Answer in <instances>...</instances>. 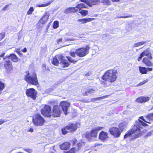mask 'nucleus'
I'll return each instance as SVG.
<instances>
[{
    "instance_id": "6e6552de",
    "label": "nucleus",
    "mask_w": 153,
    "mask_h": 153,
    "mask_svg": "<svg viewBox=\"0 0 153 153\" xmlns=\"http://www.w3.org/2000/svg\"><path fill=\"white\" fill-rule=\"evenodd\" d=\"M62 110L60 108V106L56 105L53 106L52 109V115L54 117H59L62 113Z\"/></svg>"
},
{
    "instance_id": "412c9836",
    "label": "nucleus",
    "mask_w": 153,
    "mask_h": 153,
    "mask_svg": "<svg viewBox=\"0 0 153 153\" xmlns=\"http://www.w3.org/2000/svg\"><path fill=\"white\" fill-rule=\"evenodd\" d=\"M150 98L148 97H141L137 99L136 101L139 102L143 103L148 101Z\"/></svg>"
},
{
    "instance_id": "7ed1b4c3",
    "label": "nucleus",
    "mask_w": 153,
    "mask_h": 153,
    "mask_svg": "<svg viewBox=\"0 0 153 153\" xmlns=\"http://www.w3.org/2000/svg\"><path fill=\"white\" fill-rule=\"evenodd\" d=\"M65 57L62 56L57 55L55 56L51 60L52 63L55 65H57L60 62L62 63L64 67H67L69 65V63L67 60L64 58Z\"/></svg>"
},
{
    "instance_id": "052dcab7",
    "label": "nucleus",
    "mask_w": 153,
    "mask_h": 153,
    "mask_svg": "<svg viewBox=\"0 0 153 153\" xmlns=\"http://www.w3.org/2000/svg\"><path fill=\"white\" fill-rule=\"evenodd\" d=\"M153 109V107H152L151 108V110H152Z\"/></svg>"
},
{
    "instance_id": "9d476101",
    "label": "nucleus",
    "mask_w": 153,
    "mask_h": 153,
    "mask_svg": "<svg viewBox=\"0 0 153 153\" xmlns=\"http://www.w3.org/2000/svg\"><path fill=\"white\" fill-rule=\"evenodd\" d=\"M42 114L47 117H51V108L48 105H45L41 110Z\"/></svg>"
},
{
    "instance_id": "1a4fd4ad",
    "label": "nucleus",
    "mask_w": 153,
    "mask_h": 153,
    "mask_svg": "<svg viewBox=\"0 0 153 153\" xmlns=\"http://www.w3.org/2000/svg\"><path fill=\"white\" fill-rule=\"evenodd\" d=\"M37 93L36 91L33 88L27 89L26 91L27 96L34 100L36 99Z\"/></svg>"
},
{
    "instance_id": "5701e85b",
    "label": "nucleus",
    "mask_w": 153,
    "mask_h": 153,
    "mask_svg": "<svg viewBox=\"0 0 153 153\" xmlns=\"http://www.w3.org/2000/svg\"><path fill=\"white\" fill-rule=\"evenodd\" d=\"M95 18H84L82 19H79L77 20V21L80 23L81 24H83L86 23L90 22L94 20Z\"/></svg>"
},
{
    "instance_id": "ea45409f",
    "label": "nucleus",
    "mask_w": 153,
    "mask_h": 153,
    "mask_svg": "<svg viewBox=\"0 0 153 153\" xmlns=\"http://www.w3.org/2000/svg\"><path fill=\"white\" fill-rule=\"evenodd\" d=\"M4 88V84L0 81V90H2Z\"/></svg>"
},
{
    "instance_id": "9b49d317",
    "label": "nucleus",
    "mask_w": 153,
    "mask_h": 153,
    "mask_svg": "<svg viewBox=\"0 0 153 153\" xmlns=\"http://www.w3.org/2000/svg\"><path fill=\"white\" fill-rule=\"evenodd\" d=\"M80 125V123H78L70 124L66 126V129L69 130L70 132H73L75 131Z\"/></svg>"
},
{
    "instance_id": "3c124183",
    "label": "nucleus",
    "mask_w": 153,
    "mask_h": 153,
    "mask_svg": "<svg viewBox=\"0 0 153 153\" xmlns=\"http://www.w3.org/2000/svg\"><path fill=\"white\" fill-rule=\"evenodd\" d=\"M62 38L59 39L57 40V42L58 44H59V43L61 42H62Z\"/></svg>"
},
{
    "instance_id": "680f3d73",
    "label": "nucleus",
    "mask_w": 153,
    "mask_h": 153,
    "mask_svg": "<svg viewBox=\"0 0 153 153\" xmlns=\"http://www.w3.org/2000/svg\"><path fill=\"white\" fill-rule=\"evenodd\" d=\"M3 59H5V58H3Z\"/></svg>"
},
{
    "instance_id": "e433bc0d",
    "label": "nucleus",
    "mask_w": 153,
    "mask_h": 153,
    "mask_svg": "<svg viewBox=\"0 0 153 153\" xmlns=\"http://www.w3.org/2000/svg\"><path fill=\"white\" fill-rule=\"evenodd\" d=\"M59 26V22L57 21L54 22L53 24V28L54 29L57 28Z\"/></svg>"
},
{
    "instance_id": "603ef678",
    "label": "nucleus",
    "mask_w": 153,
    "mask_h": 153,
    "mask_svg": "<svg viewBox=\"0 0 153 153\" xmlns=\"http://www.w3.org/2000/svg\"><path fill=\"white\" fill-rule=\"evenodd\" d=\"M77 140L76 139L74 138L72 140V142L74 144L75 143H76Z\"/></svg>"
},
{
    "instance_id": "09e8293b",
    "label": "nucleus",
    "mask_w": 153,
    "mask_h": 153,
    "mask_svg": "<svg viewBox=\"0 0 153 153\" xmlns=\"http://www.w3.org/2000/svg\"><path fill=\"white\" fill-rule=\"evenodd\" d=\"M26 151L29 153H31L32 152V150L31 149H27Z\"/></svg>"
},
{
    "instance_id": "bf43d9fd",
    "label": "nucleus",
    "mask_w": 153,
    "mask_h": 153,
    "mask_svg": "<svg viewBox=\"0 0 153 153\" xmlns=\"http://www.w3.org/2000/svg\"><path fill=\"white\" fill-rule=\"evenodd\" d=\"M29 10H33V7H31Z\"/></svg>"
},
{
    "instance_id": "c85d7f7f",
    "label": "nucleus",
    "mask_w": 153,
    "mask_h": 153,
    "mask_svg": "<svg viewBox=\"0 0 153 153\" xmlns=\"http://www.w3.org/2000/svg\"><path fill=\"white\" fill-rule=\"evenodd\" d=\"M52 2V1H49L48 3L45 4H36L35 5V7H45L47 6L48 5H49Z\"/></svg>"
},
{
    "instance_id": "b1692460",
    "label": "nucleus",
    "mask_w": 153,
    "mask_h": 153,
    "mask_svg": "<svg viewBox=\"0 0 153 153\" xmlns=\"http://www.w3.org/2000/svg\"><path fill=\"white\" fill-rule=\"evenodd\" d=\"M129 122V121L127 120L126 121H124L120 123L119 125V128L122 131L123 129L126 127L127 125Z\"/></svg>"
},
{
    "instance_id": "13d9d810",
    "label": "nucleus",
    "mask_w": 153,
    "mask_h": 153,
    "mask_svg": "<svg viewBox=\"0 0 153 153\" xmlns=\"http://www.w3.org/2000/svg\"><path fill=\"white\" fill-rule=\"evenodd\" d=\"M73 9V10H76L74 7H69L68 10H71V9Z\"/></svg>"
},
{
    "instance_id": "69168bd1",
    "label": "nucleus",
    "mask_w": 153,
    "mask_h": 153,
    "mask_svg": "<svg viewBox=\"0 0 153 153\" xmlns=\"http://www.w3.org/2000/svg\"><path fill=\"white\" fill-rule=\"evenodd\" d=\"M1 94V92L0 93V94Z\"/></svg>"
},
{
    "instance_id": "393cba45",
    "label": "nucleus",
    "mask_w": 153,
    "mask_h": 153,
    "mask_svg": "<svg viewBox=\"0 0 153 153\" xmlns=\"http://www.w3.org/2000/svg\"><path fill=\"white\" fill-rule=\"evenodd\" d=\"M70 146V144L67 142H65L60 145V148L62 150H66L68 149Z\"/></svg>"
},
{
    "instance_id": "f257e3e1",
    "label": "nucleus",
    "mask_w": 153,
    "mask_h": 153,
    "mask_svg": "<svg viewBox=\"0 0 153 153\" xmlns=\"http://www.w3.org/2000/svg\"><path fill=\"white\" fill-rule=\"evenodd\" d=\"M146 125V124L145 123L139 120L136 121L132 129L128 132L127 134L125 135L124 138L126 139L128 138L130 139H133L138 137L143 134V132L145 130H141V129L139 128L137 126H138L140 127L141 128Z\"/></svg>"
},
{
    "instance_id": "4468645a",
    "label": "nucleus",
    "mask_w": 153,
    "mask_h": 153,
    "mask_svg": "<svg viewBox=\"0 0 153 153\" xmlns=\"http://www.w3.org/2000/svg\"><path fill=\"white\" fill-rule=\"evenodd\" d=\"M80 1L85 2L90 7H92L93 5L97 4L100 2L99 0H80Z\"/></svg>"
},
{
    "instance_id": "dca6fc26",
    "label": "nucleus",
    "mask_w": 153,
    "mask_h": 153,
    "mask_svg": "<svg viewBox=\"0 0 153 153\" xmlns=\"http://www.w3.org/2000/svg\"><path fill=\"white\" fill-rule=\"evenodd\" d=\"M144 56H147L149 59H152L151 55L149 51V49H147L141 53L140 55V56L139 57L138 61H140L142 58Z\"/></svg>"
},
{
    "instance_id": "2f4dec72",
    "label": "nucleus",
    "mask_w": 153,
    "mask_h": 153,
    "mask_svg": "<svg viewBox=\"0 0 153 153\" xmlns=\"http://www.w3.org/2000/svg\"><path fill=\"white\" fill-rule=\"evenodd\" d=\"M81 11L79 12L80 13L82 16H86L88 13V12L86 10H81Z\"/></svg>"
},
{
    "instance_id": "de8ad7c7",
    "label": "nucleus",
    "mask_w": 153,
    "mask_h": 153,
    "mask_svg": "<svg viewBox=\"0 0 153 153\" xmlns=\"http://www.w3.org/2000/svg\"><path fill=\"white\" fill-rule=\"evenodd\" d=\"M72 11H71V10H66V11H65V13H72V12H74V11H72V10H71Z\"/></svg>"
},
{
    "instance_id": "473e14b6",
    "label": "nucleus",
    "mask_w": 153,
    "mask_h": 153,
    "mask_svg": "<svg viewBox=\"0 0 153 153\" xmlns=\"http://www.w3.org/2000/svg\"><path fill=\"white\" fill-rule=\"evenodd\" d=\"M146 43V42H141L134 44V47H137L142 45Z\"/></svg>"
},
{
    "instance_id": "f704fd0d",
    "label": "nucleus",
    "mask_w": 153,
    "mask_h": 153,
    "mask_svg": "<svg viewBox=\"0 0 153 153\" xmlns=\"http://www.w3.org/2000/svg\"><path fill=\"white\" fill-rule=\"evenodd\" d=\"M68 58V61L71 62H73L74 63H76L78 60V59H74V60L72 59L71 58L68 57H67Z\"/></svg>"
},
{
    "instance_id": "5fc2aeb1",
    "label": "nucleus",
    "mask_w": 153,
    "mask_h": 153,
    "mask_svg": "<svg viewBox=\"0 0 153 153\" xmlns=\"http://www.w3.org/2000/svg\"><path fill=\"white\" fill-rule=\"evenodd\" d=\"M75 39H66V41H73V40H75Z\"/></svg>"
},
{
    "instance_id": "ddd939ff",
    "label": "nucleus",
    "mask_w": 153,
    "mask_h": 153,
    "mask_svg": "<svg viewBox=\"0 0 153 153\" xmlns=\"http://www.w3.org/2000/svg\"><path fill=\"white\" fill-rule=\"evenodd\" d=\"M110 133L115 137H118L120 134V132L119 128L117 127L110 128L109 129Z\"/></svg>"
},
{
    "instance_id": "cd10ccee",
    "label": "nucleus",
    "mask_w": 153,
    "mask_h": 153,
    "mask_svg": "<svg viewBox=\"0 0 153 153\" xmlns=\"http://www.w3.org/2000/svg\"><path fill=\"white\" fill-rule=\"evenodd\" d=\"M143 62L147 66H153V64L146 58L145 57L143 59Z\"/></svg>"
},
{
    "instance_id": "37998d69",
    "label": "nucleus",
    "mask_w": 153,
    "mask_h": 153,
    "mask_svg": "<svg viewBox=\"0 0 153 153\" xmlns=\"http://www.w3.org/2000/svg\"><path fill=\"white\" fill-rule=\"evenodd\" d=\"M76 54H77L76 53V51L75 52H71V55L73 57H75Z\"/></svg>"
},
{
    "instance_id": "a18cd8bd",
    "label": "nucleus",
    "mask_w": 153,
    "mask_h": 153,
    "mask_svg": "<svg viewBox=\"0 0 153 153\" xmlns=\"http://www.w3.org/2000/svg\"><path fill=\"white\" fill-rule=\"evenodd\" d=\"M152 131H150L146 135V136H151L152 134Z\"/></svg>"
},
{
    "instance_id": "49530a36",
    "label": "nucleus",
    "mask_w": 153,
    "mask_h": 153,
    "mask_svg": "<svg viewBox=\"0 0 153 153\" xmlns=\"http://www.w3.org/2000/svg\"><path fill=\"white\" fill-rule=\"evenodd\" d=\"M7 121H5V120H2L1 119H0V125L4 123L5 122H7Z\"/></svg>"
},
{
    "instance_id": "6e6d98bb",
    "label": "nucleus",
    "mask_w": 153,
    "mask_h": 153,
    "mask_svg": "<svg viewBox=\"0 0 153 153\" xmlns=\"http://www.w3.org/2000/svg\"><path fill=\"white\" fill-rule=\"evenodd\" d=\"M22 51L23 52H26L27 51V49L26 48H24V49L22 50Z\"/></svg>"
},
{
    "instance_id": "c9c22d12",
    "label": "nucleus",
    "mask_w": 153,
    "mask_h": 153,
    "mask_svg": "<svg viewBox=\"0 0 153 153\" xmlns=\"http://www.w3.org/2000/svg\"><path fill=\"white\" fill-rule=\"evenodd\" d=\"M12 5L11 4H8L6 5L3 9V10H6L12 8Z\"/></svg>"
},
{
    "instance_id": "4be33fe9",
    "label": "nucleus",
    "mask_w": 153,
    "mask_h": 153,
    "mask_svg": "<svg viewBox=\"0 0 153 153\" xmlns=\"http://www.w3.org/2000/svg\"><path fill=\"white\" fill-rule=\"evenodd\" d=\"M152 68H147L145 67H139V70L140 73L144 74L147 73V71H151L152 70Z\"/></svg>"
},
{
    "instance_id": "79ce46f5",
    "label": "nucleus",
    "mask_w": 153,
    "mask_h": 153,
    "mask_svg": "<svg viewBox=\"0 0 153 153\" xmlns=\"http://www.w3.org/2000/svg\"><path fill=\"white\" fill-rule=\"evenodd\" d=\"M132 16L131 15H129L128 16H121L119 17V18H127L131 17Z\"/></svg>"
},
{
    "instance_id": "2eb2a0df",
    "label": "nucleus",
    "mask_w": 153,
    "mask_h": 153,
    "mask_svg": "<svg viewBox=\"0 0 153 153\" xmlns=\"http://www.w3.org/2000/svg\"><path fill=\"white\" fill-rule=\"evenodd\" d=\"M109 137L108 133L103 131L100 133L99 136V139L103 141L107 140Z\"/></svg>"
},
{
    "instance_id": "c756f323",
    "label": "nucleus",
    "mask_w": 153,
    "mask_h": 153,
    "mask_svg": "<svg viewBox=\"0 0 153 153\" xmlns=\"http://www.w3.org/2000/svg\"><path fill=\"white\" fill-rule=\"evenodd\" d=\"M108 95H106V96H102V97H101L95 98L93 99L92 101H94L97 100H102V99H105V98H107L108 97Z\"/></svg>"
},
{
    "instance_id": "0eeeda50",
    "label": "nucleus",
    "mask_w": 153,
    "mask_h": 153,
    "mask_svg": "<svg viewBox=\"0 0 153 153\" xmlns=\"http://www.w3.org/2000/svg\"><path fill=\"white\" fill-rule=\"evenodd\" d=\"M90 47L88 45H87L85 48H78L76 50V53L77 56L79 57H83L89 53V50Z\"/></svg>"
},
{
    "instance_id": "6ab92c4d",
    "label": "nucleus",
    "mask_w": 153,
    "mask_h": 153,
    "mask_svg": "<svg viewBox=\"0 0 153 153\" xmlns=\"http://www.w3.org/2000/svg\"><path fill=\"white\" fill-rule=\"evenodd\" d=\"M82 144H83L82 142L78 143L76 144V147H74L71 149L68 152V153H75L81 147Z\"/></svg>"
},
{
    "instance_id": "a211bd4d",
    "label": "nucleus",
    "mask_w": 153,
    "mask_h": 153,
    "mask_svg": "<svg viewBox=\"0 0 153 153\" xmlns=\"http://www.w3.org/2000/svg\"><path fill=\"white\" fill-rule=\"evenodd\" d=\"M4 66L8 71H10L13 69V66L11 62L6 60L4 63Z\"/></svg>"
},
{
    "instance_id": "0e129e2a",
    "label": "nucleus",
    "mask_w": 153,
    "mask_h": 153,
    "mask_svg": "<svg viewBox=\"0 0 153 153\" xmlns=\"http://www.w3.org/2000/svg\"><path fill=\"white\" fill-rule=\"evenodd\" d=\"M1 43H0V45H1Z\"/></svg>"
},
{
    "instance_id": "4d7b16f0",
    "label": "nucleus",
    "mask_w": 153,
    "mask_h": 153,
    "mask_svg": "<svg viewBox=\"0 0 153 153\" xmlns=\"http://www.w3.org/2000/svg\"><path fill=\"white\" fill-rule=\"evenodd\" d=\"M111 1L114 2L119 1L120 0H111Z\"/></svg>"
},
{
    "instance_id": "f03ea898",
    "label": "nucleus",
    "mask_w": 153,
    "mask_h": 153,
    "mask_svg": "<svg viewBox=\"0 0 153 153\" xmlns=\"http://www.w3.org/2000/svg\"><path fill=\"white\" fill-rule=\"evenodd\" d=\"M117 71L115 70H109L107 71L102 77V79L105 81L111 82H113L117 78Z\"/></svg>"
},
{
    "instance_id": "4c0bfd02",
    "label": "nucleus",
    "mask_w": 153,
    "mask_h": 153,
    "mask_svg": "<svg viewBox=\"0 0 153 153\" xmlns=\"http://www.w3.org/2000/svg\"><path fill=\"white\" fill-rule=\"evenodd\" d=\"M102 2L104 4L108 5L110 4V0H102Z\"/></svg>"
},
{
    "instance_id": "20e7f679",
    "label": "nucleus",
    "mask_w": 153,
    "mask_h": 153,
    "mask_svg": "<svg viewBox=\"0 0 153 153\" xmlns=\"http://www.w3.org/2000/svg\"><path fill=\"white\" fill-rule=\"evenodd\" d=\"M24 79L29 83L35 85L38 84V82L36 74L30 75L28 71L25 72L24 74Z\"/></svg>"
},
{
    "instance_id": "8fccbe9b",
    "label": "nucleus",
    "mask_w": 153,
    "mask_h": 153,
    "mask_svg": "<svg viewBox=\"0 0 153 153\" xmlns=\"http://www.w3.org/2000/svg\"><path fill=\"white\" fill-rule=\"evenodd\" d=\"M33 10H29L27 12V14L28 15L31 14Z\"/></svg>"
},
{
    "instance_id": "f3484780",
    "label": "nucleus",
    "mask_w": 153,
    "mask_h": 153,
    "mask_svg": "<svg viewBox=\"0 0 153 153\" xmlns=\"http://www.w3.org/2000/svg\"><path fill=\"white\" fill-rule=\"evenodd\" d=\"M147 116L145 117H139V118L141 119L142 120H143V121H142L140 120V119H138L137 120H140V121L143 122H144L145 123L146 125L143 126H142L141 128L139 126H138L137 127H138L140 129L141 128V130L143 129V128L145 126H148L147 125L146 123L150 124L151 123V122L150 121L151 120L149 118H147Z\"/></svg>"
},
{
    "instance_id": "c03bdc74",
    "label": "nucleus",
    "mask_w": 153,
    "mask_h": 153,
    "mask_svg": "<svg viewBox=\"0 0 153 153\" xmlns=\"http://www.w3.org/2000/svg\"><path fill=\"white\" fill-rule=\"evenodd\" d=\"M28 131L31 132H33V129L32 127H30L29 128Z\"/></svg>"
},
{
    "instance_id": "58836bf2",
    "label": "nucleus",
    "mask_w": 153,
    "mask_h": 153,
    "mask_svg": "<svg viewBox=\"0 0 153 153\" xmlns=\"http://www.w3.org/2000/svg\"><path fill=\"white\" fill-rule=\"evenodd\" d=\"M148 81V80L147 79H146V80H145L143 81L142 82H140L139 84L137 85V86H138L140 85H142L145 84Z\"/></svg>"
},
{
    "instance_id": "e2e57ef3",
    "label": "nucleus",
    "mask_w": 153,
    "mask_h": 153,
    "mask_svg": "<svg viewBox=\"0 0 153 153\" xmlns=\"http://www.w3.org/2000/svg\"><path fill=\"white\" fill-rule=\"evenodd\" d=\"M131 120V119H129V120L130 121V120Z\"/></svg>"
},
{
    "instance_id": "423d86ee",
    "label": "nucleus",
    "mask_w": 153,
    "mask_h": 153,
    "mask_svg": "<svg viewBox=\"0 0 153 153\" xmlns=\"http://www.w3.org/2000/svg\"><path fill=\"white\" fill-rule=\"evenodd\" d=\"M103 128V127L100 126L94 128L91 131L90 133H88L86 135L87 138L88 140L91 141V137H96L99 131L102 130Z\"/></svg>"
},
{
    "instance_id": "338daca9",
    "label": "nucleus",
    "mask_w": 153,
    "mask_h": 153,
    "mask_svg": "<svg viewBox=\"0 0 153 153\" xmlns=\"http://www.w3.org/2000/svg\"><path fill=\"white\" fill-rule=\"evenodd\" d=\"M1 129V128H0V130Z\"/></svg>"
},
{
    "instance_id": "39448f33",
    "label": "nucleus",
    "mask_w": 153,
    "mask_h": 153,
    "mask_svg": "<svg viewBox=\"0 0 153 153\" xmlns=\"http://www.w3.org/2000/svg\"><path fill=\"white\" fill-rule=\"evenodd\" d=\"M32 122L36 126H42L44 125L45 120L40 114H36L33 116Z\"/></svg>"
},
{
    "instance_id": "72a5a7b5",
    "label": "nucleus",
    "mask_w": 153,
    "mask_h": 153,
    "mask_svg": "<svg viewBox=\"0 0 153 153\" xmlns=\"http://www.w3.org/2000/svg\"><path fill=\"white\" fill-rule=\"evenodd\" d=\"M66 127L63 128L62 129V133L63 134L65 135L68 132H70L69 131L68 129H66Z\"/></svg>"
},
{
    "instance_id": "864d4df0",
    "label": "nucleus",
    "mask_w": 153,
    "mask_h": 153,
    "mask_svg": "<svg viewBox=\"0 0 153 153\" xmlns=\"http://www.w3.org/2000/svg\"><path fill=\"white\" fill-rule=\"evenodd\" d=\"M91 74V73L90 72H89V73H87L85 74V76H88L90 75Z\"/></svg>"
},
{
    "instance_id": "f8f14e48",
    "label": "nucleus",
    "mask_w": 153,
    "mask_h": 153,
    "mask_svg": "<svg viewBox=\"0 0 153 153\" xmlns=\"http://www.w3.org/2000/svg\"><path fill=\"white\" fill-rule=\"evenodd\" d=\"M59 105L62 107L64 114L67 115L68 108L70 106V103L66 101H63L60 102Z\"/></svg>"
},
{
    "instance_id": "a19ab883",
    "label": "nucleus",
    "mask_w": 153,
    "mask_h": 153,
    "mask_svg": "<svg viewBox=\"0 0 153 153\" xmlns=\"http://www.w3.org/2000/svg\"><path fill=\"white\" fill-rule=\"evenodd\" d=\"M146 117L149 118L151 120H153V113L148 114Z\"/></svg>"
},
{
    "instance_id": "aec40b11",
    "label": "nucleus",
    "mask_w": 153,
    "mask_h": 153,
    "mask_svg": "<svg viewBox=\"0 0 153 153\" xmlns=\"http://www.w3.org/2000/svg\"><path fill=\"white\" fill-rule=\"evenodd\" d=\"M49 17V14L48 13L46 14L39 20L38 24L40 26L42 25L47 21Z\"/></svg>"
},
{
    "instance_id": "7c9ffc66",
    "label": "nucleus",
    "mask_w": 153,
    "mask_h": 153,
    "mask_svg": "<svg viewBox=\"0 0 153 153\" xmlns=\"http://www.w3.org/2000/svg\"><path fill=\"white\" fill-rule=\"evenodd\" d=\"M94 90L92 89L88 90L85 92V94L86 95H88L89 94H91L94 93Z\"/></svg>"
},
{
    "instance_id": "a878e982",
    "label": "nucleus",
    "mask_w": 153,
    "mask_h": 153,
    "mask_svg": "<svg viewBox=\"0 0 153 153\" xmlns=\"http://www.w3.org/2000/svg\"><path fill=\"white\" fill-rule=\"evenodd\" d=\"M7 58L10 59L13 62H18L19 61L20 59H19L14 54H10L9 56H6Z\"/></svg>"
},
{
    "instance_id": "bb28decb",
    "label": "nucleus",
    "mask_w": 153,
    "mask_h": 153,
    "mask_svg": "<svg viewBox=\"0 0 153 153\" xmlns=\"http://www.w3.org/2000/svg\"><path fill=\"white\" fill-rule=\"evenodd\" d=\"M84 3L78 4L76 6V8L79 9V10H80L82 8H88V5L85 2Z\"/></svg>"
}]
</instances>
